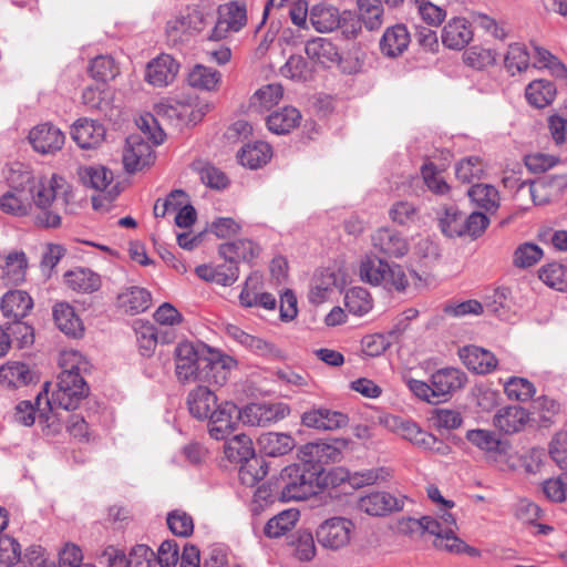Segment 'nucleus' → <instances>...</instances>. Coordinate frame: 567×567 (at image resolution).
I'll return each mask as SVG.
<instances>
[{
	"mask_svg": "<svg viewBox=\"0 0 567 567\" xmlns=\"http://www.w3.org/2000/svg\"><path fill=\"white\" fill-rule=\"evenodd\" d=\"M384 270V280L380 287H383L388 291L405 292L410 282L403 267L399 264H389L385 261Z\"/></svg>",
	"mask_w": 567,
	"mask_h": 567,
	"instance_id": "nucleus-55",
	"label": "nucleus"
},
{
	"mask_svg": "<svg viewBox=\"0 0 567 567\" xmlns=\"http://www.w3.org/2000/svg\"><path fill=\"white\" fill-rule=\"evenodd\" d=\"M0 209L14 216L31 215L32 204L25 185H21V182L18 185H11V189L0 197Z\"/></svg>",
	"mask_w": 567,
	"mask_h": 567,
	"instance_id": "nucleus-31",
	"label": "nucleus"
},
{
	"mask_svg": "<svg viewBox=\"0 0 567 567\" xmlns=\"http://www.w3.org/2000/svg\"><path fill=\"white\" fill-rule=\"evenodd\" d=\"M460 357L468 370L478 374L489 373L497 365V359L491 351L476 346L464 347L460 351Z\"/></svg>",
	"mask_w": 567,
	"mask_h": 567,
	"instance_id": "nucleus-30",
	"label": "nucleus"
},
{
	"mask_svg": "<svg viewBox=\"0 0 567 567\" xmlns=\"http://www.w3.org/2000/svg\"><path fill=\"white\" fill-rule=\"evenodd\" d=\"M371 244L379 255L388 258H402L410 249L406 238L388 227L377 229L371 236Z\"/></svg>",
	"mask_w": 567,
	"mask_h": 567,
	"instance_id": "nucleus-16",
	"label": "nucleus"
},
{
	"mask_svg": "<svg viewBox=\"0 0 567 567\" xmlns=\"http://www.w3.org/2000/svg\"><path fill=\"white\" fill-rule=\"evenodd\" d=\"M504 391L509 400L526 402L534 396L536 388L525 378L512 377L504 383Z\"/></svg>",
	"mask_w": 567,
	"mask_h": 567,
	"instance_id": "nucleus-56",
	"label": "nucleus"
},
{
	"mask_svg": "<svg viewBox=\"0 0 567 567\" xmlns=\"http://www.w3.org/2000/svg\"><path fill=\"white\" fill-rule=\"evenodd\" d=\"M306 53L309 59L323 66H329L340 60L337 47L330 40L323 38L308 41Z\"/></svg>",
	"mask_w": 567,
	"mask_h": 567,
	"instance_id": "nucleus-38",
	"label": "nucleus"
},
{
	"mask_svg": "<svg viewBox=\"0 0 567 567\" xmlns=\"http://www.w3.org/2000/svg\"><path fill=\"white\" fill-rule=\"evenodd\" d=\"M103 124L89 118L78 120L71 127V137L83 150L99 147L105 138Z\"/></svg>",
	"mask_w": 567,
	"mask_h": 567,
	"instance_id": "nucleus-21",
	"label": "nucleus"
},
{
	"mask_svg": "<svg viewBox=\"0 0 567 567\" xmlns=\"http://www.w3.org/2000/svg\"><path fill=\"white\" fill-rule=\"evenodd\" d=\"M174 355L176 377L183 383L203 381L223 385L228 379L229 371L237 364L236 360L227 354L217 351H209L206 354L188 341L178 343Z\"/></svg>",
	"mask_w": 567,
	"mask_h": 567,
	"instance_id": "nucleus-2",
	"label": "nucleus"
},
{
	"mask_svg": "<svg viewBox=\"0 0 567 567\" xmlns=\"http://www.w3.org/2000/svg\"><path fill=\"white\" fill-rule=\"evenodd\" d=\"M385 260L375 256H365L359 268L362 281L379 287L384 280Z\"/></svg>",
	"mask_w": 567,
	"mask_h": 567,
	"instance_id": "nucleus-51",
	"label": "nucleus"
},
{
	"mask_svg": "<svg viewBox=\"0 0 567 567\" xmlns=\"http://www.w3.org/2000/svg\"><path fill=\"white\" fill-rule=\"evenodd\" d=\"M68 288L80 293H93L102 286L101 276L89 268H74L64 274Z\"/></svg>",
	"mask_w": 567,
	"mask_h": 567,
	"instance_id": "nucleus-32",
	"label": "nucleus"
},
{
	"mask_svg": "<svg viewBox=\"0 0 567 567\" xmlns=\"http://www.w3.org/2000/svg\"><path fill=\"white\" fill-rule=\"evenodd\" d=\"M27 266L24 252H11L2 266V278L8 284L17 285L24 280Z\"/></svg>",
	"mask_w": 567,
	"mask_h": 567,
	"instance_id": "nucleus-53",
	"label": "nucleus"
},
{
	"mask_svg": "<svg viewBox=\"0 0 567 567\" xmlns=\"http://www.w3.org/2000/svg\"><path fill=\"white\" fill-rule=\"evenodd\" d=\"M496 52L480 45H473L463 53V61L466 65L482 70L496 62Z\"/></svg>",
	"mask_w": 567,
	"mask_h": 567,
	"instance_id": "nucleus-57",
	"label": "nucleus"
},
{
	"mask_svg": "<svg viewBox=\"0 0 567 567\" xmlns=\"http://www.w3.org/2000/svg\"><path fill=\"white\" fill-rule=\"evenodd\" d=\"M355 530L354 523L342 516L324 519L316 529V538L320 546L329 550L347 547Z\"/></svg>",
	"mask_w": 567,
	"mask_h": 567,
	"instance_id": "nucleus-7",
	"label": "nucleus"
},
{
	"mask_svg": "<svg viewBox=\"0 0 567 567\" xmlns=\"http://www.w3.org/2000/svg\"><path fill=\"white\" fill-rule=\"evenodd\" d=\"M406 496H394L388 492H373L361 496L358 501L359 511L370 516H385L404 508Z\"/></svg>",
	"mask_w": 567,
	"mask_h": 567,
	"instance_id": "nucleus-14",
	"label": "nucleus"
},
{
	"mask_svg": "<svg viewBox=\"0 0 567 567\" xmlns=\"http://www.w3.org/2000/svg\"><path fill=\"white\" fill-rule=\"evenodd\" d=\"M289 546L293 556L300 561H310L316 556L313 535L309 530H298L291 536Z\"/></svg>",
	"mask_w": 567,
	"mask_h": 567,
	"instance_id": "nucleus-50",
	"label": "nucleus"
},
{
	"mask_svg": "<svg viewBox=\"0 0 567 567\" xmlns=\"http://www.w3.org/2000/svg\"><path fill=\"white\" fill-rule=\"evenodd\" d=\"M33 308V300L24 290H9L0 300V310L7 321L24 319Z\"/></svg>",
	"mask_w": 567,
	"mask_h": 567,
	"instance_id": "nucleus-25",
	"label": "nucleus"
},
{
	"mask_svg": "<svg viewBox=\"0 0 567 567\" xmlns=\"http://www.w3.org/2000/svg\"><path fill=\"white\" fill-rule=\"evenodd\" d=\"M539 280L547 287L560 292H567V266L553 261L538 269Z\"/></svg>",
	"mask_w": 567,
	"mask_h": 567,
	"instance_id": "nucleus-44",
	"label": "nucleus"
},
{
	"mask_svg": "<svg viewBox=\"0 0 567 567\" xmlns=\"http://www.w3.org/2000/svg\"><path fill=\"white\" fill-rule=\"evenodd\" d=\"M391 220L400 226L410 227L420 220V209L406 200L395 202L390 210Z\"/></svg>",
	"mask_w": 567,
	"mask_h": 567,
	"instance_id": "nucleus-54",
	"label": "nucleus"
},
{
	"mask_svg": "<svg viewBox=\"0 0 567 567\" xmlns=\"http://www.w3.org/2000/svg\"><path fill=\"white\" fill-rule=\"evenodd\" d=\"M534 53V65L536 68H546L551 72L553 75L557 78L567 76V68L548 50L535 45Z\"/></svg>",
	"mask_w": 567,
	"mask_h": 567,
	"instance_id": "nucleus-64",
	"label": "nucleus"
},
{
	"mask_svg": "<svg viewBox=\"0 0 567 567\" xmlns=\"http://www.w3.org/2000/svg\"><path fill=\"white\" fill-rule=\"evenodd\" d=\"M441 230L447 237H462L464 228L465 215L454 205L446 206L442 209L439 218Z\"/></svg>",
	"mask_w": 567,
	"mask_h": 567,
	"instance_id": "nucleus-49",
	"label": "nucleus"
},
{
	"mask_svg": "<svg viewBox=\"0 0 567 567\" xmlns=\"http://www.w3.org/2000/svg\"><path fill=\"white\" fill-rule=\"evenodd\" d=\"M122 161L126 172L140 171L153 161L152 147L141 135H130L125 142Z\"/></svg>",
	"mask_w": 567,
	"mask_h": 567,
	"instance_id": "nucleus-19",
	"label": "nucleus"
},
{
	"mask_svg": "<svg viewBox=\"0 0 567 567\" xmlns=\"http://www.w3.org/2000/svg\"><path fill=\"white\" fill-rule=\"evenodd\" d=\"M309 20L312 27L321 33L331 32L340 25L338 9L327 4L313 6L309 13Z\"/></svg>",
	"mask_w": 567,
	"mask_h": 567,
	"instance_id": "nucleus-40",
	"label": "nucleus"
},
{
	"mask_svg": "<svg viewBox=\"0 0 567 567\" xmlns=\"http://www.w3.org/2000/svg\"><path fill=\"white\" fill-rule=\"evenodd\" d=\"M224 453L231 463L241 464L239 480L244 485L254 486L266 476L265 462L255 457L252 441L248 435L238 434L226 441Z\"/></svg>",
	"mask_w": 567,
	"mask_h": 567,
	"instance_id": "nucleus-5",
	"label": "nucleus"
},
{
	"mask_svg": "<svg viewBox=\"0 0 567 567\" xmlns=\"http://www.w3.org/2000/svg\"><path fill=\"white\" fill-rule=\"evenodd\" d=\"M247 22L245 4L229 2L220 6L218 17L215 18L214 27L208 34L209 40H223L231 32H238Z\"/></svg>",
	"mask_w": 567,
	"mask_h": 567,
	"instance_id": "nucleus-10",
	"label": "nucleus"
},
{
	"mask_svg": "<svg viewBox=\"0 0 567 567\" xmlns=\"http://www.w3.org/2000/svg\"><path fill=\"white\" fill-rule=\"evenodd\" d=\"M62 367L63 371L58 379L66 381L70 388L75 389L76 393L85 398L89 393V386L82 374L90 369L86 359L78 351H69L62 357Z\"/></svg>",
	"mask_w": 567,
	"mask_h": 567,
	"instance_id": "nucleus-13",
	"label": "nucleus"
},
{
	"mask_svg": "<svg viewBox=\"0 0 567 567\" xmlns=\"http://www.w3.org/2000/svg\"><path fill=\"white\" fill-rule=\"evenodd\" d=\"M557 94L556 85L548 80L532 81L525 90L527 102L537 109H543L553 103Z\"/></svg>",
	"mask_w": 567,
	"mask_h": 567,
	"instance_id": "nucleus-36",
	"label": "nucleus"
},
{
	"mask_svg": "<svg viewBox=\"0 0 567 567\" xmlns=\"http://www.w3.org/2000/svg\"><path fill=\"white\" fill-rule=\"evenodd\" d=\"M344 285L343 274L327 268L318 270L312 279L309 291V301L313 305H321L327 301L336 289Z\"/></svg>",
	"mask_w": 567,
	"mask_h": 567,
	"instance_id": "nucleus-18",
	"label": "nucleus"
},
{
	"mask_svg": "<svg viewBox=\"0 0 567 567\" xmlns=\"http://www.w3.org/2000/svg\"><path fill=\"white\" fill-rule=\"evenodd\" d=\"M321 474L320 466L311 470L305 463L285 467L280 474L279 498L284 502L307 499L317 493Z\"/></svg>",
	"mask_w": 567,
	"mask_h": 567,
	"instance_id": "nucleus-6",
	"label": "nucleus"
},
{
	"mask_svg": "<svg viewBox=\"0 0 567 567\" xmlns=\"http://www.w3.org/2000/svg\"><path fill=\"white\" fill-rule=\"evenodd\" d=\"M348 416L327 408H313L302 413V425L316 430L333 431L348 424Z\"/></svg>",
	"mask_w": 567,
	"mask_h": 567,
	"instance_id": "nucleus-22",
	"label": "nucleus"
},
{
	"mask_svg": "<svg viewBox=\"0 0 567 567\" xmlns=\"http://www.w3.org/2000/svg\"><path fill=\"white\" fill-rule=\"evenodd\" d=\"M83 399L84 396L76 393L75 389L70 388L66 381L58 379L56 389L52 393L51 399H47V404L50 411H53L55 408L70 411L75 410Z\"/></svg>",
	"mask_w": 567,
	"mask_h": 567,
	"instance_id": "nucleus-43",
	"label": "nucleus"
},
{
	"mask_svg": "<svg viewBox=\"0 0 567 567\" xmlns=\"http://www.w3.org/2000/svg\"><path fill=\"white\" fill-rule=\"evenodd\" d=\"M530 54L522 43H512L504 58V65L511 75H516L529 66Z\"/></svg>",
	"mask_w": 567,
	"mask_h": 567,
	"instance_id": "nucleus-52",
	"label": "nucleus"
},
{
	"mask_svg": "<svg viewBox=\"0 0 567 567\" xmlns=\"http://www.w3.org/2000/svg\"><path fill=\"white\" fill-rule=\"evenodd\" d=\"M178 70L179 64L172 55L161 54L147 64L145 79L154 86H166L175 80Z\"/></svg>",
	"mask_w": 567,
	"mask_h": 567,
	"instance_id": "nucleus-23",
	"label": "nucleus"
},
{
	"mask_svg": "<svg viewBox=\"0 0 567 567\" xmlns=\"http://www.w3.org/2000/svg\"><path fill=\"white\" fill-rule=\"evenodd\" d=\"M259 254V247L248 239H238L219 246V255L238 266L240 260L250 261Z\"/></svg>",
	"mask_w": 567,
	"mask_h": 567,
	"instance_id": "nucleus-34",
	"label": "nucleus"
},
{
	"mask_svg": "<svg viewBox=\"0 0 567 567\" xmlns=\"http://www.w3.org/2000/svg\"><path fill=\"white\" fill-rule=\"evenodd\" d=\"M483 173L484 165L477 156L462 158L455 166L456 178L462 183H472L475 179H480Z\"/></svg>",
	"mask_w": 567,
	"mask_h": 567,
	"instance_id": "nucleus-58",
	"label": "nucleus"
},
{
	"mask_svg": "<svg viewBox=\"0 0 567 567\" xmlns=\"http://www.w3.org/2000/svg\"><path fill=\"white\" fill-rule=\"evenodd\" d=\"M466 381V374L456 368H444L434 372L430 382L436 403L446 401L453 393L464 388Z\"/></svg>",
	"mask_w": 567,
	"mask_h": 567,
	"instance_id": "nucleus-17",
	"label": "nucleus"
},
{
	"mask_svg": "<svg viewBox=\"0 0 567 567\" xmlns=\"http://www.w3.org/2000/svg\"><path fill=\"white\" fill-rule=\"evenodd\" d=\"M285 78L295 81H308L312 76V69L301 55H291L280 69Z\"/></svg>",
	"mask_w": 567,
	"mask_h": 567,
	"instance_id": "nucleus-62",
	"label": "nucleus"
},
{
	"mask_svg": "<svg viewBox=\"0 0 567 567\" xmlns=\"http://www.w3.org/2000/svg\"><path fill=\"white\" fill-rule=\"evenodd\" d=\"M84 185L101 192L92 197L94 209L107 208L118 195L117 186L112 185L113 173L104 166H89L83 169L81 176Z\"/></svg>",
	"mask_w": 567,
	"mask_h": 567,
	"instance_id": "nucleus-8",
	"label": "nucleus"
},
{
	"mask_svg": "<svg viewBox=\"0 0 567 567\" xmlns=\"http://www.w3.org/2000/svg\"><path fill=\"white\" fill-rule=\"evenodd\" d=\"M458 525L455 516L444 511L436 516H423V536L433 537L432 545L435 549L454 555H468L480 557L481 550L467 545L457 536Z\"/></svg>",
	"mask_w": 567,
	"mask_h": 567,
	"instance_id": "nucleus-4",
	"label": "nucleus"
},
{
	"mask_svg": "<svg viewBox=\"0 0 567 567\" xmlns=\"http://www.w3.org/2000/svg\"><path fill=\"white\" fill-rule=\"evenodd\" d=\"M359 18L364 27L374 31L383 23L384 8L381 0H358Z\"/></svg>",
	"mask_w": 567,
	"mask_h": 567,
	"instance_id": "nucleus-47",
	"label": "nucleus"
},
{
	"mask_svg": "<svg viewBox=\"0 0 567 567\" xmlns=\"http://www.w3.org/2000/svg\"><path fill=\"white\" fill-rule=\"evenodd\" d=\"M6 329L10 333L12 343L16 342L19 349L30 346L34 341L33 327L24 321V319L11 320L4 323Z\"/></svg>",
	"mask_w": 567,
	"mask_h": 567,
	"instance_id": "nucleus-60",
	"label": "nucleus"
},
{
	"mask_svg": "<svg viewBox=\"0 0 567 567\" xmlns=\"http://www.w3.org/2000/svg\"><path fill=\"white\" fill-rule=\"evenodd\" d=\"M186 403L193 417L205 421L218 404V399L214 391L198 385L189 391Z\"/></svg>",
	"mask_w": 567,
	"mask_h": 567,
	"instance_id": "nucleus-27",
	"label": "nucleus"
},
{
	"mask_svg": "<svg viewBox=\"0 0 567 567\" xmlns=\"http://www.w3.org/2000/svg\"><path fill=\"white\" fill-rule=\"evenodd\" d=\"M344 305L350 313L362 317L372 309L373 299L367 289L353 287L346 292Z\"/></svg>",
	"mask_w": 567,
	"mask_h": 567,
	"instance_id": "nucleus-48",
	"label": "nucleus"
},
{
	"mask_svg": "<svg viewBox=\"0 0 567 567\" xmlns=\"http://www.w3.org/2000/svg\"><path fill=\"white\" fill-rule=\"evenodd\" d=\"M28 140L35 152L49 155L62 150L65 135L58 126L45 122L31 128Z\"/></svg>",
	"mask_w": 567,
	"mask_h": 567,
	"instance_id": "nucleus-12",
	"label": "nucleus"
},
{
	"mask_svg": "<svg viewBox=\"0 0 567 567\" xmlns=\"http://www.w3.org/2000/svg\"><path fill=\"white\" fill-rule=\"evenodd\" d=\"M298 509H285L271 517L264 527V534L269 538H278L291 530L299 520Z\"/></svg>",
	"mask_w": 567,
	"mask_h": 567,
	"instance_id": "nucleus-41",
	"label": "nucleus"
},
{
	"mask_svg": "<svg viewBox=\"0 0 567 567\" xmlns=\"http://www.w3.org/2000/svg\"><path fill=\"white\" fill-rule=\"evenodd\" d=\"M257 444L260 451L268 456H281L295 447V440L286 433L267 432L262 433Z\"/></svg>",
	"mask_w": 567,
	"mask_h": 567,
	"instance_id": "nucleus-35",
	"label": "nucleus"
},
{
	"mask_svg": "<svg viewBox=\"0 0 567 567\" xmlns=\"http://www.w3.org/2000/svg\"><path fill=\"white\" fill-rule=\"evenodd\" d=\"M290 413L285 403H250L240 411L241 420L250 426H269Z\"/></svg>",
	"mask_w": 567,
	"mask_h": 567,
	"instance_id": "nucleus-11",
	"label": "nucleus"
},
{
	"mask_svg": "<svg viewBox=\"0 0 567 567\" xmlns=\"http://www.w3.org/2000/svg\"><path fill=\"white\" fill-rule=\"evenodd\" d=\"M410 41L411 37L408 28L399 23L389 27L384 31L380 40V50L389 58H396L408 50Z\"/></svg>",
	"mask_w": 567,
	"mask_h": 567,
	"instance_id": "nucleus-29",
	"label": "nucleus"
},
{
	"mask_svg": "<svg viewBox=\"0 0 567 567\" xmlns=\"http://www.w3.org/2000/svg\"><path fill=\"white\" fill-rule=\"evenodd\" d=\"M467 195L478 207L486 212H495L499 206V194L489 184H476L468 188Z\"/></svg>",
	"mask_w": 567,
	"mask_h": 567,
	"instance_id": "nucleus-46",
	"label": "nucleus"
},
{
	"mask_svg": "<svg viewBox=\"0 0 567 567\" xmlns=\"http://www.w3.org/2000/svg\"><path fill=\"white\" fill-rule=\"evenodd\" d=\"M529 421V412L519 405L504 406L493 417L494 426L505 434L523 431Z\"/></svg>",
	"mask_w": 567,
	"mask_h": 567,
	"instance_id": "nucleus-24",
	"label": "nucleus"
},
{
	"mask_svg": "<svg viewBox=\"0 0 567 567\" xmlns=\"http://www.w3.org/2000/svg\"><path fill=\"white\" fill-rule=\"evenodd\" d=\"M220 81L221 74L219 71L202 64L193 66L187 75L188 84L194 89L203 91L217 90Z\"/></svg>",
	"mask_w": 567,
	"mask_h": 567,
	"instance_id": "nucleus-42",
	"label": "nucleus"
},
{
	"mask_svg": "<svg viewBox=\"0 0 567 567\" xmlns=\"http://www.w3.org/2000/svg\"><path fill=\"white\" fill-rule=\"evenodd\" d=\"M37 373L20 361H9L0 368V383L7 389H18L35 383Z\"/></svg>",
	"mask_w": 567,
	"mask_h": 567,
	"instance_id": "nucleus-26",
	"label": "nucleus"
},
{
	"mask_svg": "<svg viewBox=\"0 0 567 567\" xmlns=\"http://www.w3.org/2000/svg\"><path fill=\"white\" fill-rule=\"evenodd\" d=\"M342 453L338 446L328 442H310L302 446L300 450V460L309 468L313 470L315 466H320L323 470V464L329 462H338L341 460Z\"/></svg>",
	"mask_w": 567,
	"mask_h": 567,
	"instance_id": "nucleus-20",
	"label": "nucleus"
},
{
	"mask_svg": "<svg viewBox=\"0 0 567 567\" xmlns=\"http://www.w3.org/2000/svg\"><path fill=\"white\" fill-rule=\"evenodd\" d=\"M465 439L480 451H482L488 460L498 462L507 456L509 444L502 441L501 437L491 430L474 429L468 430Z\"/></svg>",
	"mask_w": 567,
	"mask_h": 567,
	"instance_id": "nucleus-15",
	"label": "nucleus"
},
{
	"mask_svg": "<svg viewBox=\"0 0 567 567\" xmlns=\"http://www.w3.org/2000/svg\"><path fill=\"white\" fill-rule=\"evenodd\" d=\"M239 420L241 414L236 404L229 401L218 403L206 419L210 437L217 441L226 440L236 431Z\"/></svg>",
	"mask_w": 567,
	"mask_h": 567,
	"instance_id": "nucleus-9",
	"label": "nucleus"
},
{
	"mask_svg": "<svg viewBox=\"0 0 567 567\" xmlns=\"http://www.w3.org/2000/svg\"><path fill=\"white\" fill-rule=\"evenodd\" d=\"M151 293L140 287H131L118 295V305L130 313L144 312L151 307Z\"/></svg>",
	"mask_w": 567,
	"mask_h": 567,
	"instance_id": "nucleus-45",
	"label": "nucleus"
},
{
	"mask_svg": "<svg viewBox=\"0 0 567 567\" xmlns=\"http://www.w3.org/2000/svg\"><path fill=\"white\" fill-rule=\"evenodd\" d=\"M90 74L93 79L101 82L113 80L118 74V68L113 58L109 55H99L91 61Z\"/></svg>",
	"mask_w": 567,
	"mask_h": 567,
	"instance_id": "nucleus-61",
	"label": "nucleus"
},
{
	"mask_svg": "<svg viewBox=\"0 0 567 567\" xmlns=\"http://www.w3.org/2000/svg\"><path fill=\"white\" fill-rule=\"evenodd\" d=\"M301 113L293 106H285L267 117V126L275 134H288L299 125Z\"/></svg>",
	"mask_w": 567,
	"mask_h": 567,
	"instance_id": "nucleus-37",
	"label": "nucleus"
},
{
	"mask_svg": "<svg viewBox=\"0 0 567 567\" xmlns=\"http://www.w3.org/2000/svg\"><path fill=\"white\" fill-rule=\"evenodd\" d=\"M442 43L452 50H462L473 38L470 22L465 18L451 19L442 30Z\"/></svg>",
	"mask_w": 567,
	"mask_h": 567,
	"instance_id": "nucleus-28",
	"label": "nucleus"
},
{
	"mask_svg": "<svg viewBox=\"0 0 567 567\" xmlns=\"http://www.w3.org/2000/svg\"><path fill=\"white\" fill-rule=\"evenodd\" d=\"M271 156V146L262 141L248 143L238 153L240 164L252 169L267 164Z\"/></svg>",
	"mask_w": 567,
	"mask_h": 567,
	"instance_id": "nucleus-39",
	"label": "nucleus"
},
{
	"mask_svg": "<svg viewBox=\"0 0 567 567\" xmlns=\"http://www.w3.org/2000/svg\"><path fill=\"white\" fill-rule=\"evenodd\" d=\"M53 319L56 327L66 336H82L84 330L83 323L69 303H56L53 308Z\"/></svg>",
	"mask_w": 567,
	"mask_h": 567,
	"instance_id": "nucleus-33",
	"label": "nucleus"
},
{
	"mask_svg": "<svg viewBox=\"0 0 567 567\" xmlns=\"http://www.w3.org/2000/svg\"><path fill=\"white\" fill-rule=\"evenodd\" d=\"M20 179L21 185H25L32 204L34 224L43 228L59 227L61 212L66 210L73 197L70 186L58 175L34 178L29 172H24L20 174Z\"/></svg>",
	"mask_w": 567,
	"mask_h": 567,
	"instance_id": "nucleus-1",
	"label": "nucleus"
},
{
	"mask_svg": "<svg viewBox=\"0 0 567 567\" xmlns=\"http://www.w3.org/2000/svg\"><path fill=\"white\" fill-rule=\"evenodd\" d=\"M284 96V87L279 83L264 85L255 92L252 104L260 110H269L277 105Z\"/></svg>",
	"mask_w": 567,
	"mask_h": 567,
	"instance_id": "nucleus-63",
	"label": "nucleus"
},
{
	"mask_svg": "<svg viewBox=\"0 0 567 567\" xmlns=\"http://www.w3.org/2000/svg\"><path fill=\"white\" fill-rule=\"evenodd\" d=\"M214 21L215 12L210 4H187L167 20L165 35L171 44H183L213 25Z\"/></svg>",
	"mask_w": 567,
	"mask_h": 567,
	"instance_id": "nucleus-3",
	"label": "nucleus"
},
{
	"mask_svg": "<svg viewBox=\"0 0 567 567\" xmlns=\"http://www.w3.org/2000/svg\"><path fill=\"white\" fill-rule=\"evenodd\" d=\"M544 256L543 249L533 243L520 244L514 251L513 264L517 268H529Z\"/></svg>",
	"mask_w": 567,
	"mask_h": 567,
	"instance_id": "nucleus-59",
	"label": "nucleus"
}]
</instances>
